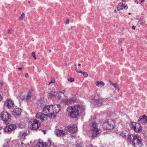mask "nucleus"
I'll return each instance as SVG.
<instances>
[{
    "instance_id": "f257e3e1",
    "label": "nucleus",
    "mask_w": 147,
    "mask_h": 147,
    "mask_svg": "<svg viewBox=\"0 0 147 147\" xmlns=\"http://www.w3.org/2000/svg\"><path fill=\"white\" fill-rule=\"evenodd\" d=\"M84 107L82 105H77L69 106L67 109V113L69 117L76 118L81 113H84Z\"/></svg>"
},
{
    "instance_id": "f03ea898",
    "label": "nucleus",
    "mask_w": 147,
    "mask_h": 147,
    "mask_svg": "<svg viewBox=\"0 0 147 147\" xmlns=\"http://www.w3.org/2000/svg\"><path fill=\"white\" fill-rule=\"evenodd\" d=\"M61 109L59 105H46L43 109L42 111L44 113H46L49 117L54 118L56 115L59 112Z\"/></svg>"
},
{
    "instance_id": "7ed1b4c3",
    "label": "nucleus",
    "mask_w": 147,
    "mask_h": 147,
    "mask_svg": "<svg viewBox=\"0 0 147 147\" xmlns=\"http://www.w3.org/2000/svg\"><path fill=\"white\" fill-rule=\"evenodd\" d=\"M127 138L134 147H142L141 138L139 135L130 134L128 136Z\"/></svg>"
},
{
    "instance_id": "20e7f679",
    "label": "nucleus",
    "mask_w": 147,
    "mask_h": 147,
    "mask_svg": "<svg viewBox=\"0 0 147 147\" xmlns=\"http://www.w3.org/2000/svg\"><path fill=\"white\" fill-rule=\"evenodd\" d=\"M92 136L91 138L93 139L96 138L97 136L100 133L101 131L98 128V125L97 123L95 122H92L91 124Z\"/></svg>"
},
{
    "instance_id": "39448f33",
    "label": "nucleus",
    "mask_w": 147,
    "mask_h": 147,
    "mask_svg": "<svg viewBox=\"0 0 147 147\" xmlns=\"http://www.w3.org/2000/svg\"><path fill=\"white\" fill-rule=\"evenodd\" d=\"M40 122L36 119H31L28 122L29 128L33 130H36L40 126Z\"/></svg>"
},
{
    "instance_id": "423d86ee",
    "label": "nucleus",
    "mask_w": 147,
    "mask_h": 147,
    "mask_svg": "<svg viewBox=\"0 0 147 147\" xmlns=\"http://www.w3.org/2000/svg\"><path fill=\"white\" fill-rule=\"evenodd\" d=\"M0 117L4 123L7 125L9 124L11 120V115L6 111L1 112L0 114Z\"/></svg>"
},
{
    "instance_id": "0eeeda50",
    "label": "nucleus",
    "mask_w": 147,
    "mask_h": 147,
    "mask_svg": "<svg viewBox=\"0 0 147 147\" xmlns=\"http://www.w3.org/2000/svg\"><path fill=\"white\" fill-rule=\"evenodd\" d=\"M115 125L114 121L111 119H109L103 123L102 127L104 129L111 130L114 128Z\"/></svg>"
},
{
    "instance_id": "6e6552de",
    "label": "nucleus",
    "mask_w": 147,
    "mask_h": 147,
    "mask_svg": "<svg viewBox=\"0 0 147 147\" xmlns=\"http://www.w3.org/2000/svg\"><path fill=\"white\" fill-rule=\"evenodd\" d=\"M130 126L132 129H133L136 133H140L142 132V127L139 123L135 122H131L130 124Z\"/></svg>"
},
{
    "instance_id": "1a4fd4ad",
    "label": "nucleus",
    "mask_w": 147,
    "mask_h": 147,
    "mask_svg": "<svg viewBox=\"0 0 147 147\" xmlns=\"http://www.w3.org/2000/svg\"><path fill=\"white\" fill-rule=\"evenodd\" d=\"M48 117L47 114H45L43 112H38L36 115V118L40 120L42 122L47 120Z\"/></svg>"
},
{
    "instance_id": "9d476101",
    "label": "nucleus",
    "mask_w": 147,
    "mask_h": 147,
    "mask_svg": "<svg viewBox=\"0 0 147 147\" xmlns=\"http://www.w3.org/2000/svg\"><path fill=\"white\" fill-rule=\"evenodd\" d=\"M54 132L55 135L57 137H62L65 136L67 134V132L65 129H56Z\"/></svg>"
},
{
    "instance_id": "9b49d317",
    "label": "nucleus",
    "mask_w": 147,
    "mask_h": 147,
    "mask_svg": "<svg viewBox=\"0 0 147 147\" xmlns=\"http://www.w3.org/2000/svg\"><path fill=\"white\" fill-rule=\"evenodd\" d=\"M91 102L92 104L97 106H100L102 104V100L98 96L97 97L95 96L94 98L91 99Z\"/></svg>"
},
{
    "instance_id": "f8f14e48",
    "label": "nucleus",
    "mask_w": 147,
    "mask_h": 147,
    "mask_svg": "<svg viewBox=\"0 0 147 147\" xmlns=\"http://www.w3.org/2000/svg\"><path fill=\"white\" fill-rule=\"evenodd\" d=\"M51 144V142L50 140H49L47 142H45L42 141L40 140L38 145L35 147H47L49 146Z\"/></svg>"
},
{
    "instance_id": "ddd939ff",
    "label": "nucleus",
    "mask_w": 147,
    "mask_h": 147,
    "mask_svg": "<svg viewBox=\"0 0 147 147\" xmlns=\"http://www.w3.org/2000/svg\"><path fill=\"white\" fill-rule=\"evenodd\" d=\"M66 128L67 130L71 134L75 133L77 130V126L76 125L71 124L68 126Z\"/></svg>"
},
{
    "instance_id": "4468645a",
    "label": "nucleus",
    "mask_w": 147,
    "mask_h": 147,
    "mask_svg": "<svg viewBox=\"0 0 147 147\" xmlns=\"http://www.w3.org/2000/svg\"><path fill=\"white\" fill-rule=\"evenodd\" d=\"M4 104L6 107L11 109H13L14 103L13 100H7L5 102Z\"/></svg>"
},
{
    "instance_id": "2eb2a0df",
    "label": "nucleus",
    "mask_w": 147,
    "mask_h": 147,
    "mask_svg": "<svg viewBox=\"0 0 147 147\" xmlns=\"http://www.w3.org/2000/svg\"><path fill=\"white\" fill-rule=\"evenodd\" d=\"M51 96H54L55 98L59 99L61 98L59 94L56 91H51L49 94V97L51 98Z\"/></svg>"
},
{
    "instance_id": "dca6fc26",
    "label": "nucleus",
    "mask_w": 147,
    "mask_h": 147,
    "mask_svg": "<svg viewBox=\"0 0 147 147\" xmlns=\"http://www.w3.org/2000/svg\"><path fill=\"white\" fill-rule=\"evenodd\" d=\"M138 121H140L144 125L146 124L147 123V116L145 115L141 116L138 119Z\"/></svg>"
},
{
    "instance_id": "f3484780",
    "label": "nucleus",
    "mask_w": 147,
    "mask_h": 147,
    "mask_svg": "<svg viewBox=\"0 0 147 147\" xmlns=\"http://www.w3.org/2000/svg\"><path fill=\"white\" fill-rule=\"evenodd\" d=\"M21 110L19 108H16L12 112V114L14 115L16 117L17 116H18L21 115Z\"/></svg>"
},
{
    "instance_id": "a211bd4d",
    "label": "nucleus",
    "mask_w": 147,
    "mask_h": 147,
    "mask_svg": "<svg viewBox=\"0 0 147 147\" xmlns=\"http://www.w3.org/2000/svg\"><path fill=\"white\" fill-rule=\"evenodd\" d=\"M73 102L72 99H64L62 100V102L65 105H69Z\"/></svg>"
},
{
    "instance_id": "6ab92c4d",
    "label": "nucleus",
    "mask_w": 147,
    "mask_h": 147,
    "mask_svg": "<svg viewBox=\"0 0 147 147\" xmlns=\"http://www.w3.org/2000/svg\"><path fill=\"white\" fill-rule=\"evenodd\" d=\"M33 91L29 92L27 95L26 99L28 101L30 100L31 97L33 95Z\"/></svg>"
},
{
    "instance_id": "aec40b11",
    "label": "nucleus",
    "mask_w": 147,
    "mask_h": 147,
    "mask_svg": "<svg viewBox=\"0 0 147 147\" xmlns=\"http://www.w3.org/2000/svg\"><path fill=\"white\" fill-rule=\"evenodd\" d=\"M95 84L96 86L100 87H101L102 86H104L105 85V83L102 81L99 82L98 81H97L96 83Z\"/></svg>"
},
{
    "instance_id": "412c9836",
    "label": "nucleus",
    "mask_w": 147,
    "mask_h": 147,
    "mask_svg": "<svg viewBox=\"0 0 147 147\" xmlns=\"http://www.w3.org/2000/svg\"><path fill=\"white\" fill-rule=\"evenodd\" d=\"M124 4L122 3H120L118 4L117 6V9L118 10H121L123 9Z\"/></svg>"
},
{
    "instance_id": "4be33fe9",
    "label": "nucleus",
    "mask_w": 147,
    "mask_h": 147,
    "mask_svg": "<svg viewBox=\"0 0 147 147\" xmlns=\"http://www.w3.org/2000/svg\"><path fill=\"white\" fill-rule=\"evenodd\" d=\"M8 126L9 127V128H10V130L11 131L12 130L15 129L16 128V125L14 124L10 125Z\"/></svg>"
},
{
    "instance_id": "5701e85b",
    "label": "nucleus",
    "mask_w": 147,
    "mask_h": 147,
    "mask_svg": "<svg viewBox=\"0 0 147 147\" xmlns=\"http://www.w3.org/2000/svg\"><path fill=\"white\" fill-rule=\"evenodd\" d=\"M3 130L4 132H10L11 131L10 130V128H9L8 126H6L3 129Z\"/></svg>"
},
{
    "instance_id": "b1692460",
    "label": "nucleus",
    "mask_w": 147,
    "mask_h": 147,
    "mask_svg": "<svg viewBox=\"0 0 147 147\" xmlns=\"http://www.w3.org/2000/svg\"><path fill=\"white\" fill-rule=\"evenodd\" d=\"M77 147H87V146L84 143H81L80 144H77Z\"/></svg>"
},
{
    "instance_id": "393cba45",
    "label": "nucleus",
    "mask_w": 147,
    "mask_h": 147,
    "mask_svg": "<svg viewBox=\"0 0 147 147\" xmlns=\"http://www.w3.org/2000/svg\"><path fill=\"white\" fill-rule=\"evenodd\" d=\"M112 85L113 86H114L115 88L117 90H119V88L118 87V84L117 83H113Z\"/></svg>"
},
{
    "instance_id": "a878e982",
    "label": "nucleus",
    "mask_w": 147,
    "mask_h": 147,
    "mask_svg": "<svg viewBox=\"0 0 147 147\" xmlns=\"http://www.w3.org/2000/svg\"><path fill=\"white\" fill-rule=\"evenodd\" d=\"M25 16V14L24 13H23L21 15V16L18 19L19 20H21L24 18Z\"/></svg>"
},
{
    "instance_id": "bb28decb",
    "label": "nucleus",
    "mask_w": 147,
    "mask_h": 147,
    "mask_svg": "<svg viewBox=\"0 0 147 147\" xmlns=\"http://www.w3.org/2000/svg\"><path fill=\"white\" fill-rule=\"evenodd\" d=\"M20 136H22L24 138L26 136V134L25 133H22L21 132V134H20Z\"/></svg>"
},
{
    "instance_id": "cd10ccee",
    "label": "nucleus",
    "mask_w": 147,
    "mask_h": 147,
    "mask_svg": "<svg viewBox=\"0 0 147 147\" xmlns=\"http://www.w3.org/2000/svg\"><path fill=\"white\" fill-rule=\"evenodd\" d=\"M18 147H26V146L25 144L22 142Z\"/></svg>"
},
{
    "instance_id": "c85d7f7f",
    "label": "nucleus",
    "mask_w": 147,
    "mask_h": 147,
    "mask_svg": "<svg viewBox=\"0 0 147 147\" xmlns=\"http://www.w3.org/2000/svg\"><path fill=\"white\" fill-rule=\"evenodd\" d=\"M67 80L68 81H69L70 82H72L74 81V79H73L72 78H68Z\"/></svg>"
},
{
    "instance_id": "c756f323",
    "label": "nucleus",
    "mask_w": 147,
    "mask_h": 147,
    "mask_svg": "<svg viewBox=\"0 0 147 147\" xmlns=\"http://www.w3.org/2000/svg\"><path fill=\"white\" fill-rule=\"evenodd\" d=\"M82 74H83V76L84 78L87 77L88 76L87 73L86 72H85L84 73H82Z\"/></svg>"
},
{
    "instance_id": "7c9ffc66",
    "label": "nucleus",
    "mask_w": 147,
    "mask_h": 147,
    "mask_svg": "<svg viewBox=\"0 0 147 147\" xmlns=\"http://www.w3.org/2000/svg\"><path fill=\"white\" fill-rule=\"evenodd\" d=\"M120 135L123 137H125L126 136V134H125V133H121L120 134Z\"/></svg>"
},
{
    "instance_id": "2f4dec72",
    "label": "nucleus",
    "mask_w": 147,
    "mask_h": 147,
    "mask_svg": "<svg viewBox=\"0 0 147 147\" xmlns=\"http://www.w3.org/2000/svg\"><path fill=\"white\" fill-rule=\"evenodd\" d=\"M32 57H33V58H34L35 59H36V57L35 56V53H34V52H33L32 53Z\"/></svg>"
},
{
    "instance_id": "473e14b6",
    "label": "nucleus",
    "mask_w": 147,
    "mask_h": 147,
    "mask_svg": "<svg viewBox=\"0 0 147 147\" xmlns=\"http://www.w3.org/2000/svg\"><path fill=\"white\" fill-rule=\"evenodd\" d=\"M4 147H9V144L7 143H5L4 144Z\"/></svg>"
},
{
    "instance_id": "72a5a7b5",
    "label": "nucleus",
    "mask_w": 147,
    "mask_h": 147,
    "mask_svg": "<svg viewBox=\"0 0 147 147\" xmlns=\"http://www.w3.org/2000/svg\"><path fill=\"white\" fill-rule=\"evenodd\" d=\"M119 41L121 43H123L124 42V39L123 38H121L119 39Z\"/></svg>"
},
{
    "instance_id": "f704fd0d",
    "label": "nucleus",
    "mask_w": 147,
    "mask_h": 147,
    "mask_svg": "<svg viewBox=\"0 0 147 147\" xmlns=\"http://www.w3.org/2000/svg\"><path fill=\"white\" fill-rule=\"evenodd\" d=\"M123 8H124L125 9H126L128 8V6H127V5H124Z\"/></svg>"
},
{
    "instance_id": "c9c22d12",
    "label": "nucleus",
    "mask_w": 147,
    "mask_h": 147,
    "mask_svg": "<svg viewBox=\"0 0 147 147\" xmlns=\"http://www.w3.org/2000/svg\"><path fill=\"white\" fill-rule=\"evenodd\" d=\"M12 31V29H10L8 30V33L9 34H11V32Z\"/></svg>"
},
{
    "instance_id": "e433bc0d",
    "label": "nucleus",
    "mask_w": 147,
    "mask_h": 147,
    "mask_svg": "<svg viewBox=\"0 0 147 147\" xmlns=\"http://www.w3.org/2000/svg\"><path fill=\"white\" fill-rule=\"evenodd\" d=\"M111 100V99L110 97H108L107 98H106L105 99V100L106 101H107V100H108V101H110Z\"/></svg>"
},
{
    "instance_id": "4c0bfd02",
    "label": "nucleus",
    "mask_w": 147,
    "mask_h": 147,
    "mask_svg": "<svg viewBox=\"0 0 147 147\" xmlns=\"http://www.w3.org/2000/svg\"><path fill=\"white\" fill-rule=\"evenodd\" d=\"M65 92V90H63L62 91H59V92L61 93L62 94H64Z\"/></svg>"
},
{
    "instance_id": "58836bf2",
    "label": "nucleus",
    "mask_w": 147,
    "mask_h": 147,
    "mask_svg": "<svg viewBox=\"0 0 147 147\" xmlns=\"http://www.w3.org/2000/svg\"><path fill=\"white\" fill-rule=\"evenodd\" d=\"M51 83H55V80L54 78H53L51 82H50Z\"/></svg>"
},
{
    "instance_id": "ea45409f",
    "label": "nucleus",
    "mask_w": 147,
    "mask_h": 147,
    "mask_svg": "<svg viewBox=\"0 0 147 147\" xmlns=\"http://www.w3.org/2000/svg\"><path fill=\"white\" fill-rule=\"evenodd\" d=\"M69 23V20L67 19L65 22V24H68Z\"/></svg>"
},
{
    "instance_id": "a19ab883",
    "label": "nucleus",
    "mask_w": 147,
    "mask_h": 147,
    "mask_svg": "<svg viewBox=\"0 0 147 147\" xmlns=\"http://www.w3.org/2000/svg\"><path fill=\"white\" fill-rule=\"evenodd\" d=\"M25 76L26 78H28V74L27 73L25 74Z\"/></svg>"
},
{
    "instance_id": "79ce46f5",
    "label": "nucleus",
    "mask_w": 147,
    "mask_h": 147,
    "mask_svg": "<svg viewBox=\"0 0 147 147\" xmlns=\"http://www.w3.org/2000/svg\"><path fill=\"white\" fill-rule=\"evenodd\" d=\"M77 72L78 73H82V72L80 70V71H79L78 70V71Z\"/></svg>"
},
{
    "instance_id": "37998d69",
    "label": "nucleus",
    "mask_w": 147,
    "mask_h": 147,
    "mask_svg": "<svg viewBox=\"0 0 147 147\" xmlns=\"http://www.w3.org/2000/svg\"><path fill=\"white\" fill-rule=\"evenodd\" d=\"M135 28L136 26H132V28L134 30L135 29Z\"/></svg>"
},
{
    "instance_id": "c03bdc74",
    "label": "nucleus",
    "mask_w": 147,
    "mask_h": 147,
    "mask_svg": "<svg viewBox=\"0 0 147 147\" xmlns=\"http://www.w3.org/2000/svg\"><path fill=\"white\" fill-rule=\"evenodd\" d=\"M109 82L112 85L114 83H113L111 81H109Z\"/></svg>"
},
{
    "instance_id": "a18cd8bd",
    "label": "nucleus",
    "mask_w": 147,
    "mask_h": 147,
    "mask_svg": "<svg viewBox=\"0 0 147 147\" xmlns=\"http://www.w3.org/2000/svg\"><path fill=\"white\" fill-rule=\"evenodd\" d=\"M2 100V97L1 95L0 94V101Z\"/></svg>"
},
{
    "instance_id": "49530a36",
    "label": "nucleus",
    "mask_w": 147,
    "mask_h": 147,
    "mask_svg": "<svg viewBox=\"0 0 147 147\" xmlns=\"http://www.w3.org/2000/svg\"><path fill=\"white\" fill-rule=\"evenodd\" d=\"M51 84V83L50 82H48V83H47V84L48 85H49Z\"/></svg>"
},
{
    "instance_id": "de8ad7c7",
    "label": "nucleus",
    "mask_w": 147,
    "mask_h": 147,
    "mask_svg": "<svg viewBox=\"0 0 147 147\" xmlns=\"http://www.w3.org/2000/svg\"><path fill=\"white\" fill-rule=\"evenodd\" d=\"M2 129V128H0V134H1V130Z\"/></svg>"
},
{
    "instance_id": "09e8293b",
    "label": "nucleus",
    "mask_w": 147,
    "mask_h": 147,
    "mask_svg": "<svg viewBox=\"0 0 147 147\" xmlns=\"http://www.w3.org/2000/svg\"><path fill=\"white\" fill-rule=\"evenodd\" d=\"M76 72H77L78 71V69L76 67Z\"/></svg>"
},
{
    "instance_id": "8fccbe9b",
    "label": "nucleus",
    "mask_w": 147,
    "mask_h": 147,
    "mask_svg": "<svg viewBox=\"0 0 147 147\" xmlns=\"http://www.w3.org/2000/svg\"><path fill=\"white\" fill-rule=\"evenodd\" d=\"M144 0H142L141 1V3H142L143 2H144Z\"/></svg>"
},
{
    "instance_id": "3c124183",
    "label": "nucleus",
    "mask_w": 147,
    "mask_h": 147,
    "mask_svg": "<svg viewBox=\"0 0 147 147\" xmlns=\"http://www.w3.org/2000/svg\"><path fill=\"white\" fill-rule=\"evenodd\" d=\"M18 69L19 70H21L22 69V68H18Z\"/></svg>"
},
{
    "instance_id": "603ef678",
    "label": "nucleus",
    "mask_w": 147,
    "mask_h": 147,
    "mask_svg": "<svg viewBox=\"0 0 147 147\" xmlns=\"http://www.w3.org/2000/svg\"><path fill=\"white\" fill-rule=\"evenodd\" d=\"M114 12H115V13H116V12H117L116 10H114Z\"/></svg>"
},
{
    "instance_id": "864d4df0",
    "label": "nucleus",
    "mask_w": 147,
    "mask_h": 147,
    "mask_svg": "<svg viewBox=\"0 0 147 147\" xmlns=\"http://www.w3.org/2000/svg\"><path fill=\"white\" fill-rule=\"evenodd\" d=\"M80 65H81V64H78V66H80Z\"/></svg>"
},
{
    "instance_id": "5fc2aeb1",
    "label": "nucleus",
    "mask_w": 147,
    "mask_h": 147,
    "mask_svg": "<svg viewBox=\"0 0 147 147\" xmlns=\"http://www.w3.org/2000/svg\"><path fill=\"white\" fill-rule=\"evenodd\" d=\"M122 1H123V2H125V1H124V0H122Z\"/></svg>"
},
{
    "instance_id": "6e6d98bb",
    "label": "nucleus",
    "mask_w": 147,
    "mask_h": 147,
    "mask_svg": "<svg viewBox=\"0 0 147 147\" xmlns=\"http://www.w3.org/2000/svg\"><path fill=\"white\" fill-rule=\"evenodd\" d=\"M122 1H123V2H125V1H124V0H122Z\"/></svg>"
},
{
    "instance_id": "4d7b16f0",
    "label": "nucleus",
    "mask_w": 147,
    "mask_h": 147,
    "mask_svg": "<svg viewBox=\"0 0 147 147\" xmlns=\"http://www.w3.org/2000/svg\"><path fill=\"white\" fill-rule=\"evenodd\" d=\"M30 1H28V3H30Z\"/></svg>"
},
{
    "instance_id": "13d9d810",
    "label": "nucleus",
    "mask_w": 147,
    "mask_h": 147,
    "mask_svg": "<svg viewBox=\"0 0 147 147\" xmlns=\"http://www.w3.org/2000/svg\"><path fill=\"white\" fill-rule=\"evenodd\" d=\"M51 50H49V52H51Z\"/></svg>"
},
{
    "instance_id": "bf43d9fd",
    "label": "nucleus",
    "mask_w": 147,
    "mask_h": 147,
    "mask_svg": "<svg viewBox=\"0 0 147 147\" xmlns=\"http://www.w3.org/2000/svg\"><path fill=\"white\" fill-rule=\"evenodd\" d=\"M128 14L129 15H130L131 14V13H128Z\"/></svg>"
},
{
    "instance_id": "052dcab7",
    "label": "nucleus",
    "mask_w": 147,
    "mask_h": 147,
    "mask_svg": "<svg viewBox=\"0 0 147 147\" xmlns=\"http://www.w3.org/2000/svg\"><path fill=\"white\" fill-rule=\"evenodd\" d=\"M136 3L137 4H138V2H136Z\"/></svg>"
},
{
    "instance_id": "680f3d73",
    "label": "nucleus",
    "mask_w": 147,
    "mask_h": 147,
    "mask_svg": "<svg viewBox=\"0 0 147 147\" xmlns=\"http://www.w3.org/2000/svg\"><path fill=\"white\" fill-rule=\"evenodd\" d=\"M75 66H76V64H75Z\"/></svg>"
},
{
    "instance_id": "e2e57ef3",
    "label": "nucleus",
    "mask_w": 147,
    "mask_h": 147,
    "mask_svg": "<svg viewBox=\"0 0 147 147\" xmlns=\"http://www.w3.org/2000/svg\"><path fill=\"white\" fill-rule=\"evenodd\" d=\"M44 134H45V132H44Z\"/></svg>"
},
{
    "instance_id": "0e129e2a",
    "label": "nucleus",
    "mask_w": 147,
    "mask_h": 147,
    "mask_svg": "<svg viewBox=\"0 0 147 147\" xmlns=\"http://www.w3.org/2000/svg\"><path fill=\"white\" fill-rule=\"evenodd\" d=\"M122 50V49H121V50Z\"/></svg>"
}]
</instances>
